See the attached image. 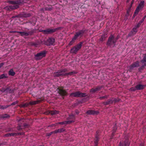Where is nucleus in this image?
I'll use <instances>...</instances> for the list:
<instances>
[{
	"mask_svg": "<svg viewBox=\"0 0 146 146\" xmlns=\"http://www.w3.org/2000/svg\"><path fill=\"white\" fill-rule=\"evenodd\" d=\"M138 28V27H136V26H135V27L130 32L129 34V36H131L135 34L137 32V29Z\"/></svg>",
	"mask_w": 146,
	"mask_h": 146,
	"instance_id": "obj_24",
	"label": "nucleus"
},
{
	"mask_svg": "<svg viewBox=\"0 0 146 146\" xmlns=\"http://www.w3.org/2000/svg\"><path fill=\"white\" fill-rule=\"evenodd\" d=\"M142 57V58L140 61L142 64V66L138 68V70L139 72L142 71L145 67H146V54H143Z\"/></svg>",
	"mask_w": 146,
	"mask_h": 146,
	"instance_id": "obj_6",
	"label": "nucleus"
},
{
	"mask_svg": "<svg viewBox=\"0 0 146 146\" xmlns=\"http://www.w3.org/2000/svg\"><path fill=\"white\" fill-rule=\"evenodd\" d=\"M73 37L72 38L70 42L68 44L70 46L72 45L73 43H74L75 42V41L76 40Z\"/></svg>",
	"mask_w": 146,
	"mask_h": 146,
	"instance_id": "obj_36",
	"label": "nucleus"
},
{
	"mask_svg": "<svg viewBox=\"0 0 146 146\" xmlns=\"http://www.w3.org/2000/svg\"><path fill=\"white\" fill-rule=\"evenodd\" d=\"M1 91L2 92H5L6 93H7V88H2L1 90Z\"/></svg>",
	"mask_w": 146,
	"mask_h": 146,
	"instance_id": "obj_46",
	"label": "nucleus"
},
{
	"mask_svg": "<svg viewBox=\"0 0 146 146\" xmlns=\"http://www.w3.org/2000/svg\"><path fill=\"white\" fill-rule=\"evenodd\" d=\"M139 66V61H137L133 62L129 66L128 70L129 72H132L134 70L135 68H137Z\"/></svg>",
	"mask_w": 146,
	"mask_h": 146,
	"instance_id": "obj_12",
	"label": "nucleus"
},
{
	"mask_svg": "<svg viewBox=\"0 0 146 146\" xmlns=\"http://www.w3.org/2000/svg\"><path fill=\"white\" fill-rule=\"evenodd\" d=\"M57 125L58 124H60V125H64V124H69L68 123V122L67 121H63L62 122H59L57 123Z\"/></svg>",
	"mask_w": 146,
	"mask_h": 146,
	"instance_id": "obj_39",
	"label": "nucleus"
},
{
	"mask_svg": "<svg viewBox=\"0 0 146 146\" xmlns=\"http://www.w3.org/2000/svg\"><path fill=\"white\" fill-rule=\"evenodd\" d=\"M116 124H115L114 126L113 127V130H112L113 132H112V133L111 134V139L113 138V137L114 135V133L115 132V131L117 129V127H116Z\"/></svg>",
	"mask_w": 146,
	"mask_h": 146,
	"instance_id": "obj_31",
	"label": "nucleus"
},
{
	"mask_svg": "<svg viewBox=\"0 0 146 146\" xmlns=\"http://www.w3.org/2000/svg\"><path fill=\"white\" fill-rule=\"evenodd\" d=\"M145 2L144 1H141L139 4L138 6L137 7L140 9H142L144 6Z\"/></svg>",
	"mask_w": 146,
	"mask_h": 146,
	"instance_id": "obj_28",
	"label": "nucleus"
},
{
	"mask_svg": "<svg viewBox=\"0 0 146 146\" xmlns=\"http://www.w3.org/2000/svg\"><path fill=\"white\" fill-rule=\"evenodd\" d=\"M124 139L123 144H122V143L120 142L119 144V146H123V145H124V146H129L130 142L129 141L128 138L127 137H126Z\"/></svg>",
	"mask_w": 146,
	"mask_h": 146,
	"instance_id": "obj_21",
	"label": "nucleus"
},
{
	"mask_svg": "<svg viewBox=\"0 0 146 146\" xmlns=\"http://www.w3.org/2000/svg\"><path fill=\"white\" fill-rule=\"evenodd\" d=\"M129 13H127V14L125 15V17H126V19H127V17L129 16Z\"/></svg>",
	"mask_w": 146,
	"mask_h": 146,
	"instance_id": "obj_58",
	"label": "nucleus"
},
{
	"mask_svg": "<svg viewBox=\"0 0 146 146\" xmlns=\"http://www.w3.org/2000/svg\"><path fill=\"white\" fill-rule=\"evenodd\" d=\"M58 111H57L56 110H48L45 113L46 115H48L50 114L51 115H53L58 114L59 113Z\"/></svg>",
	"mask_w": 146,
	"mask_h": 146,
	"instance_id": "obj_22",
	"label": "nucleus"
},
{
	"mask_svg": "<svg viewBox=\"0 0 146 146\" xmlns=\"http://www.w3.org/2000/svg\"><path fill=\"white\" fill-rule=\"evenodd\" d=\"M83 43V41H81L74 46L71 49L70 51V53L74 54H76L78 51L81 48Z\"/></svg>",
	"mask_w": 146,
	"mask_h": 146,
	"instance_id": "obj_4",
	"label": "nucleus"
},
{
	"mask_svg": "<svg viewBox=\"0 0 146 146\" xmlns=\"http://www.w3.org/2000/svg\"><path fill=\"white\" fill-rule=\"evenodd\" d=\"M56 134V133H55V131H54L51 132L47 134V136H50L52 134Z\"/></svg>",
	"mask_w": 146,
	"mask_h": 146,
	"instance_id": "obj_45",
	"label": "nucleus"
},
{
	"mask_svg": "<svg viewBox=\"0 0 146 146\" xmlns=\"http://www.w3.org/2000/svg\"><path fill=\"white\" fill-rule=\"evenodd\" d=\"M15 136H19L23 135L24 134V133L23 132L19 133H15Z\"/></svg>",
	"mask_w": 146,
	"mask_h": 146,
	"instance_id": "obj_42",
	"label": "nucleus"
},
{
	"mask_svg": "<svg viewBox=\"0 0 146 146\" xmlns=\"http://www.w3.org/2000/svg\"><path fill=\"white\" fill-rule=\"evenodd\" d=\"M146 17V15H145L142 19L141 20V21H142V22H143L144 21V20L145 19V18Z\"/></svg>",
	"mask_w": 146,
	"mask_h": 146,
	"instance_id": "obj_53",
	"label": "nucleus"
},
{
	"mask_svg": "<svg viewBox=\"0 0 146 146\" xmlns=\"http://www.w3.org/2000/svg\"><path fill=\"white\" fill-rule=\"evenodd\" d=\"M17 31H12L11 33H17Z\"/></svg>",
	"mask_w": 146,
	"mask_h": 146,
	"instance_id": "obj_63",
	"label": "nucleus"
},
{
	"mask_svg": "<svg viewBox=\"0 0 146 146\" xmlns=\"http://www.w3.org/2000/svg\"><path fill=\"white\" fill-rule=\"evenodd\" d=\"M75 113H76L77 114V115H78L79 114V111H78V110H76L75 111Z\"/></svg>",
	"mask_w": 146,
	"mask_h": 146,
	"instance_id": "obj_55",
	"label": "nucleus"
},
{
	"mask_svg": "<svg viewBox=\"0 0 146 146\" xmlns=\"http://www.w3.org/2000/svg\"><path fill=\"white\" fill-rule=\"evenodd\" d=\"M61 70L62 71V72L64 73H65V72L68 71L67 70L66 68L62 69Z\"/></svg>",
	"mask_w": 146,
	"mask_h": 146,
	"instance_id": "obj_48",
	"label": "nucleus"
},
{
	"mask_svg": "<svg viewBox=\"0 0 146 146\" xmlns=\"http://www.w3.org/2000/svg\"><path fill=\"white\" fill-rule=\"evenodd\" d=\"M15 90V89H10L9 87H7V93H13L14 92Z\"/></svg>",
	"mask_w": 146,
	"mask_h": 146,
	"instance_id": "obj_30",
	"label": "nucleus"
},
{
	"mask_svg": "<svg viewBox=\"0 0 146 146\" xmlns=\"http://www.w3.org/2000/svg\"><path fill=\"white\" fill-rule=\"evenodd\" d=\"M62 27H60L55 29L48 28L46 30H40L39 31L43 33L44 35H49L55 32L56 31L61 29Z\"/></svg>",
	"mask_w": 146,
	"mask_h": 146,
	"instance_id": "obj_3",
	"label": "nucleus"
},
{
	"mask_svg": "<svg viewBox=\"0 0 146 146\" xmlns=\"http://www.w3.org/2000/svg\"><path fill=\"white\" fill-rule=\"evenodd\" d=\"M130 0H127V3H129V2Z\"/></svg>",
	"mask_w": 146,
	"mask_h": 146,
	"instance_id": "obj_64",
	"label": "nucleus"
},
{
	"mask_svg": "<svg viewBox=\"0 0 146 146\" xmlns=\"http://www.w3.org/2000/svg\"><path fill=\"white\" fill-rule=\"evenodd\" d=\"M67 121L69 124H70L71 123L74 122L75 119V115L72 114H71L67 118Z\"/></svg>",
	"mask_w": 146,
	"mask_h": 146,
	"instance_id": "obj_14",
	"label": "nucleus"
},
{
	"mask_svg": "<svg viewBox=\"0 0 146 146\" xmlns=\"http://www.w3.org/2000/svg\"><path fill=\"white\" fill-rule=\"evenodd\" d=\"M35 32V31L34 29H32L30 31H29L28 32H17V33H19L21 36L23 37L25 36H31L33 35L34 33Z\"/></svg>",
	"mask_w": 146,
	"mask_h": 146,
	"instance_id": "obj_10",
	"label": "nucleus"
},
{
	"mask_svg": "<svg viewBox=\"0 0 146 146\" xmlns=\"http://www.w3.org/2000/svg\"><path fill=\"white\" fill-rule=\"evenodd\" d=\"M120 100V99L117 98H113V103H115L119 102Z\"/></svg>",
	"mask_w": 146,
	"mask_h": 146,
	"instance_id": "obj_40",
	"label": "nucleus"
},
{
	"mask_svg": "<svg viewBox=\"0 0 146 146\" xmlns=\"http://www.w3.org/2000/svg\"><path fill=\"white\" fill-rule=\"evenodd\" d=\"M102 86H98L95 88H92L90 90V92L92 93L97 92L100 91L102 88Z\"/></svg>",
	"mask_w": 146,
	"mask_h": 146,
	"instance_id": "obj_20",
	"label": "nucleus"
},
{
	"mask_svg": "<svg viewBox=\"0 0 146 146\" xmlns=\"http://www.w3.org/2000/svg\"><path fill=\"white\" fill-rule=\"evenodd\" d=\"M57 123H56L54 124H52L50 125L49 126H50V127H53L54 126H57Z\"/></svg>",
	"mask_w": 146,
	"mask_h": 146,
	"instance_id": "obj_51",
	"label": "nucleus"
},
{
	"mask_svg": "<svg viewBox=\"0 0 146 146\" xmlns=\"http://www.w3.org/2000/svg\"><path fill=\"white\" fill-rule=\"evenodd\" d=\"M86 96V93H81L79 91L72 93L70 94V96L71 97L82 98L85 97Z\"/></svg>",
	"mask_w": 146,
	"mask_h": 146,
	"instance_id": "obj_7",
	"label": "nucleus"
},
{
	"mask_svg": "<svg viewBox=\"0 0 146 146\" xmlns=\"http://www.w3.org/2000/svg\"><path fill=\"white\" fill-rule=\"evenodd\" d=\"M31 15L29 13H23L20 15V17H23L25 18H27L30 17L31 16Z\"/></svg>",
	"mask_w": 146,
	"mask_h": 146,
	"instance_id": "obj_27",
	"label": "nucleus"
},
{
	"mask_svg": "<svg viewBox=\"0 0 146 146\" xmlns=\"http://www.w3.org/2000/svg\"><path fill=\"white\" fill-rule=\"evenodd\" d=\"M45 10H47V11H51V10H52V8L51 7H47L45 8Z\"/></svg>",
	"mask_w": 146,
	"mask_h": 146,
	"instance_id": "obj_49",
	"label": "nucleus"
},
{
	"mask_svg": "<svg viewBox=\"0 0 146 146\" xmlns=\"http://www.w3.org/2000/svg\"><path fill=\"white\" fill-rule=\"evenodd\" d=\"M140 10V9H138V8L137 7L135 10V11L134 13L136 15L138 13Z\"/></svg>",
	"mask_w": 146,
	"mask_h": 146,
	"instance_id": "obj_44",
	"label": "nucleus"
},
{
	"mask_svg": "<svg viewBox=\"0 0 146 146\" xmlns=\"http://www.w3.org/2000/svg\"><path fill=\"white\" fill-rule=\"evenodd\" d=\"M7 2L10 4L14 5L7 6L4 7L5 9L10 11L19 8L20 5H22L25 3V0H9L7 1Z\"/></svg>",
	"mask_w": 146,
	"mask_h": 146,
	"instance_id": "obj_1",
	"label": "nucleus"
},
{
	"mask_svg": "<svg viewBox=\"0 0 146 146\" xmlns=\"http://www.w3.org/2000/svg\"><path fill=\"white\" fill-rule=\"evenodd\" d=\"M139 146H144V144L143 143H141L140 145Z\"/></svg>",
	"mask_w": 146,
	"mask_h": 146,
	"instance_id": "obj_60",
	"label": "nucleus"
},
{
	"mask_svg": "<svg viewBox=\"0 0 146 146\" xmlns=\"http://www.w3.org/2000/svg\"><path fill=\"white\" fill-rule=\"evenodd\" d=\"M132 5L131 4V5H130L129 6V7L130 8H131V7L132 6Z\"/></svg>",
	"mask_w": 146,
	"mask_h": 146,
	"instance_id": "obj_62",
	"label": "nucleus"
},
{
	"mask_svg": "<svg viewBox=\"0 0 146 146\" xmlns=\"http://www.w3.org/2000/svg\"><path fill=\"white\" fill-rule=\"evenodd\" d=\"M134 2V0H132L131 1V4L133 5Z\"/></svg>",
	"mask_w": 146,
	"mask_h": 146,
	"instance_id": "obj_61",
	"label": "nucleus"
},
{
	"mask_svg": "<svg viewBox=\"0 0 146 146\" xmlns=\"http://www.w3.org/2000/svg\"><path fill=\"white\" fill-rule=\"evenodd\" d=\"M18 103V101H16L15 102H14L12 103L10 105H11H11H12V106L14 105H15L16 104H17Z\"/></svg>",
	"mask_w": 146,
	"mask_h": 146,
	"instance_id": "obj_50",
	"label": "nucleus"
},
{
	"mask_svg": "<svg viewBox=\"0 0 146 146\" xmlns=\"http://www.w3.org/2000/svg\"><path fill=\"white\" fill-rule=\"evenodd\" d=\"M24 120V119L22 118L19 121L18 126L17 127V129L18 131L23 130V129L29 128V127L30 125L27 123H21V122H23Z\"/></svg>",
	"mask_w": 146,
	"mask_h": 146,
	"instance_id": "obj_5",
	"label": "nucleus"
},
{
	"mask_svg": "<svg viewBox=\"0 0 146 146\" xmlns=\"http://www.w3.org/2000/svg\"><path fill=\"white\" fill-rule=\"evenodd\" d=\"M85 31L86 30L84 29L79 30L78 31H77L75 33V34L73 36V37L76 40H77L78 37H81L83 36Z\"/></svg>",
	"mask_w": 146,
	"mask_h": 146,
	"instance_id": "obj_11",
	"label": "nucleus"
},
{
	"mask_svg": "<svg viewBox=\"0 0 146 146\" xmlns=\"http://www.w3.org/2000/svg\"><path fill=\"white\" fill-rule=\"evenodd\" d=\"M136 15H137L135 14L134 13L132 17V18L133 19L135 17V16Z\"/></svg>",
	"mask_w": 146,
	"mask_h": 146,
	"instance_id": "obj_59",
	"label": "nucleus"
},
{
	"mask_svg": "<svg viewBox=\"0 0 146 146\" xmlns=\"http://www.w3.org/2000/svg\"><path fill=\"white\" fill-rule=\"evenodd\" d=\"M137 90H140L143 89L146 86L145 85H143L141 84H138L136 86Z\"/></svg>",
	"mask_w": 146,
	"mask_h": 146,
	"instance_id": "obj_26",
	"label": "nucleus"
},
{
	"mask_svg": "<svg viewBox=\"0 0 146 146\" xmlns=\"http://www.w3.org/2000/svg\"><path fill=\"white\" fill-rule=\"evenodd\" d=\"M11 106V105L1 106L0 105V109L4 110Z\"/></svg>",
	"mask_w": 146,
	"mask_h": 146,
	"instance_id": "obj_38",
	"label": "nucleus"
},
{
	"mask_svg": "<svg viewBox=\"0 0 146 146\" xmlns=\"http://www.w3.org/2000/svg\"><path fill=\"white\" fill-rule=\"evenodd\" d=\"M20 17V15H16V16H13L12 17V18H15V17Z\"/></svg>",
	"mask_w": 146,
	"mask_h": 146,
	"instance_id": "obj_54",
	"label": "nucleus"
},
{
	"mask_svg": "<svg viewBox=\"0 0 146 146\" xmlns=\"http://www.w3.org/2000/svg\"><path fill=\"white\" fill-rule=\"evenodd\" d=\"M31 45L33 46H35L36 47L37 45V44L35 42H32Z\"/></svg>",
	"mask_w": 146,
	"mask_h": 146,
	"instance_id": "obj_52",
	"label": "nucleus"
},
{
	"mask_svg": "<svg viewBox=\"0 0 146 146\" xmlns=\"http://www.w3.org/2000/svg\"><path fill=\"white\" fill-rule=\"evenodd\" d=\"M130 90L131 91H135L136 90H137V89H136V86H135V87H131V88L130 89Z\"/></svg>",
	"mask_w": 146,
	"mask_h": 146,
	"instance_id": "obj_47",
	"label": "nucleus"
},
{
	"mask_svg": "<svg viewBox=\"0 0 146 146\" xmlns=\"http://www.w3.org/2000/svg\"><path fill=\"white\" fill-rule=\"evenodd\" d=\"M53 76L54 77H59L60 76H65V73H62L60 70H58L57 72H54L53 73Z\"/></svg>",
	"mask_w": 146,
	"mask_h": 146,
	"instance_id": "obj_16",
	"label": "nucleus"
},
{
	"mask_svg": "<svg viewBox=\"0 0 146 146\" xmlns=\"http://www.w3.org/2000/svg\"><path fill=\"white\" fill-rule=\"evenodd\" d=\"M9 117L10 116L9 115L6 113L0 115V119L1 118L5 119L9 118Z\"/></svg>",
	"mask_w": 146,
	"mask_h": 146,
	"instance_id": "obj_29",
	"label": "nucleus"
},
{
	"mask_svg": "<svg viewBox=\"0 0 146 146\" xmlns=\"http://www.w3.org/2000/svg\"><path fill=\"white\" fill-rule=\"evenodd\" d=\"M143 22H142L141 21H140L137 24V25H135L136 27L139 28L140 26L141 25V24Z\"/></svg>",
	"mask_w": 146,
	"mask_h": 146,
	"instance_id": "obj_43",
	"label": "nucleus"
},
{
	"mask_svg": "<svg viewBox=\"0 0 146 146\" xmlns=\"http://www.w3.org/2000/svg\"><path fill=\"white\" fill-rule=\"evenodd\" d=\"M131 8H130L129 7L127 11V13H129L130 12Z\"/></svg>",
	"mask_w": 146,
	"mask_h": 146,
	"instance_id": "obj_57",
	"label": "nucleus"
},
{
	"mask_svg": "<svg viewBox=\"0 0 146 146\" xmlns=\"http://www.w3.org/2000/svg\"><path fill=\"white\" fill-rule=\"evenodd\" d=\"M100 131L99 130L96 132V134L95 135V138L94 139V146H98V142L99 141L100 138L99 137V133Z\"/></svg>",
	"mask_w": 146,
	"mask_h": 146,
	"instance_id": "obj_19",
	"label": "nucleus"
},
{
	"mask_svg": "<svg viewBox=\"0 0 146 146\" xmlns=\"http://www.w3.org/2000/svg\"><path fill=\"white\" fill-rule=\"evenodd\" d=\"M55 39L52 37L49 38L45 42V44L47 46L53 45Z\"/></svg>",
	"mask_w": 146,
	"mask_h": 146,
	"instance_id": "obj_15",
	"label": "nucleus"
},
{
	"mask_svg": "<svg viewBox=\"0 0 146 146\" xmlns=\"http://www.w3.org/2000/svg\"><path fill=\"white\" fill-rule=\"evenodd\" d=\"M4 63L3 62L0 63V68H1L4 65Z\"/></svg>",
	"mask_w": 146,
	"mask_h": 146,
	"instance_id": "obj_56",
	"label": "nucleus"
},
{
	"mask_svg": "<svg viewBox=\"0 0 146 146\" xmlns=\"http://www.w3.org/2000/svg\"><path fill=\"white\" fill-rule=\"evenodd\" d=\"M86 113L88 115H97L99 113V112L98 110L94 111L92 110H89L87 111Z\"/></svg>",
	"mask_w": 146,
	"mask_h": 146,
	"instance_id": "obj_23",
	"label": "nucleus"
},
{
	"mask_svg": "<svg viewBox=\"0 0 146 146\" xmlns=\"http://www.w3.org/2000/svg\"><path fill=\"white\" fill-rule=\"evenodd\" d=\"M15 133H7L5 135V136L6 137H11V136H15Z\"/></svg>",
	"mask_w": 146,
	"mask_h": 146,
	"instance_id": "obj_37",
	"label": "nucleus"
},
{
	"mask_svg": "<svg viewBox=\"0 0 146 146\" xmlns=\"http://www.w3.org/2000/svg\"><path fill=\"white\" fill-rule=\"evenodd\" d=\"M55 131V133H61L65 131V129L63 128H62L60 129H58L57 130H56Z\"/></svg>",
	"mask_w": 146,
	"mask_h": 146,
	"instance_id": "obj_34",
	"label": "nucleus"
},
{
	"mask_svg": "<svg viewBox=\"0 0 146 146\" xmlns=\"http://www.w3.org/2000/svg\"><path fill=\"white\" fill-rule=\"evenodd\" d=\"M53 76L54 77H59L60 76H65V73H62L60 70H58L57 72H54L53 73Z\"/></svg>",
	"mask_w": 146,
	"mask_h": 146,
	"instance_id": "obj_17",
	"label": "nucleus"
},
{
	"mask_svg": "<svg viewBox=\"0 0 146 146\" xmlns=\"http://www.w3.org/2000/svg\"><path fill=\"white\" fill-rule=\"evenodd\" d=\"M47 53V51L46 50L41 51L35 55V58L36 60H40L42 58L45 56Z\"/></svg>",
	"mask_w": 146,
	"mask_h": 146,
	"instance_id": "obj_9",
	"label": "nucleus"
},
{
	"mask_svg": "<svg viewBox=\"0 0 146 146\" xmlns=\"http://www.w3.org/2000/svg\"><path fill=\"white\" fill-rule=\"evenodd\" d=\"M113 103V98L111 99H109L108 100L107 102H104L103 103V104L105 105H107L110 104H111Z\"/></svg>",
	"mask_w": 146,
	"mask_h": 146,
	"instance_id": "obj_25",
	"label": "nucleus"
},
{
	"mask_svg": "<svg viewBox=\"0 0 146 146\" xmlns=\"http://www.w3.org/2000/svg\"><path fill=\"white\" fill-rule=\"evenodd\" d=\"M8 77L6 74H3L0 75V79L7 78Z\"/></svg>",
	"mask_w": 146,
	"mask_h": 146,
	"instance_id": "obj_35",
	"label": "nucleus"
},
{
	"mask_svg": "<svg viewBox=\"0 0 146 146\" xmlns=\"http://www.w3.org/2000/svg\"><path fill=\"white\" fill-rule=\"evenodd\" d=\"M53 76L54 77H59L60 76H65V73H62L60 70H58L57 72H54L53 73Z\"/></svg>",
	"mask_w": 146,
	"mask_h": 146,
	"instance_id": "obj_18",
	"label": "nucleus"
},
{
	"mask_svg": "<svg viewBox=\"0 0 146 146\" xmlns=\"http://www.w3.org/2000/svg\"><path fill=\"white\" fill-rule=\"evenodd\" d=\"M109 96L108 95H105L104 96L101 97L99 98V99L100 100H102L104 99H107L108 97Z\"/></svg>",
	"mask_w": 146,
	"mask_h": 146,
	"instance_id": "obj_41",
	"label": "nucleus"
},
{
	"mask_svg": "<svg viewBox=\"0 0 146 146\" xmlns=\"http://www.w3.org/2000/svg\"><path fill=\"white\" fill-rule=\"evenodd\" d=\"M57 92L61 96H65L67 95L68 92L66 90L64 89L63 86H59L56 90Z\"/></svg>",
	"mask_w": 146,
	"mask_h": 146,
	"instance_id": "obj_8",
	"label": "nucleus"
},
{
	"mask_svg": "<svg viewBox=\"0 0 146 146\" xmlns=\"http://www.w3.org/2000/svg\"><path fill=\"white\" fill-rule=\"evenodd\" d=\"M8 74L9 75L13 76L15 75V73L14 72L13 69H11L9 71Z\"/></svg>",
	"mask_w": 146,
	"mask_h": 146,
	"instance_id": "obj_33",
	"label": "nucleus"
},
{
	"mask_svg": "<svg viewBox=\"0 0 146 146\" xmlns=\"http://www.w3.org/2000/svg\"><path fill=\"white\" fill-rule=\"evenodd\" d=\"M118 39V38L117 37L115 38L113 35H111L108 38L107 42V45L110 47H114Z\"/></svg>",
	"mask_w": 146,
	"mask_h": 146,
	"instance_id": "obj_2",
	"label": "nucleus"
},
{
	"mask_svg": "<svg viewBox=\"0 0 146 146\" xmlns=\"http://www.w3.org/2000/svg\"><path fill=\"white\" fill-rule=\"evenodd\" d=\"M77 73V72H76V71H71L70 72L67 73H65V76H68V75H70V76H72V75L75 74Z\"/></svg>",
	"mask_w": 146,
	"mask_h": 146,
	"instance_id": "obj_32",
	"label": "nucleus"
},
{
	"mask_svg": "<svg viewBox=\"0 0 146 146\" xmlns=\"http://www.w3.org/2000/svg\"><path fill=\"white\" fill-rule=\"evenodd\" d=\"M41 100H38L35 101H31L29 103H26L22 105V106L23 107H26L29 106V105H35L36 104H38L40 103Z\"/></svg>",
	"mask_w": 146,
	"mask_h": 146,
	"instance_id": "obj_13",
	"label": "nucleus"
}]
</instances>
